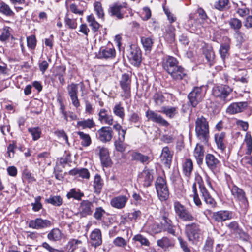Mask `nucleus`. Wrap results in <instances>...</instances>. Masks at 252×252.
<instances>
[{"mask_svg": "<svg viewBox=\"0 0 252 252\" xmlns=\"http://www.w3.org/2000/svg\"><path fill=\"white\" fill-rule=\"evenodd\" d=\"M178 64L177 59L173 57H168L163 63L164 70L176 81L183 80L187 75L186 70Z\"/></svg>", "mask_w": 252, "mask_h": 252, "instance_id": "nucleus-1", "label": "nucleus"}, {"mask_svg": "<svg viewBox=\"0 0 252 252\" xmlns=\"http://www.w3.org/2000/svg\"><path fill=\"white\" fill-rule=\"evenodd\" d=\"M195 134L199 140L207 145L210 139L209 126L207 119L201 116L195 121Z\"/></svg>", "mask_w": 252, "mask_h": 252, "instance_id": "nucleus-2", "label": "nucleus"}, {"mask_svg": "<svg viewBox=\"0 0 252 252\" xmlns=\"http://www.w3.org/2000/svg\"><path fill=\"white\" fill-rule=\"evenodd\" d=\"M229 188L234 199L239 206V211L245 214L249 207V202L245 191L234 184L229 185Z\"/></svg>", "mask_w": 252, "mask_h": 252, "instance_id": "nucleus-3", "label": "nucleus"}, {"mask_svg": "<svg viewBox=\"0 0 252 252\" xmlns=\"http://www.w3.org/2000/svg\"><path fill=\"white\" fill-rule=\"evenodd\" d=\"M173 208L176 217L181 221L184 222L192 221L195 219L193 214L179 201L174 202Z\"/></svg>", "mask_w": 252, "mask_h": 252, "instance_id": "nucleus-4", "label": "nucleus"}, {"mask_svg": "<svg viewBox=\"0 0 252 252\" xmlns=\"http://www.w3.org/2000/svg\"><path fill=\"white\" fill-rule=\"evenodd\" d=\"M233 88L227 85H219L215 86L212 89V94L216 98L220 99L225 103L230 101L232 97H228L232 93Z\"/></svg>", "mask_w": 252, "mask_h": 252, "instance_id": "nucleus-5", "label": "nucleus"}, {"mask_svg": "<svg viewBox=\"0 0 252 252\" xmlns=\"http://www.w3.org/2000/svg\"><path fill=\"white\" fill-rule=\"evenodd\" d=\"M185 232L188 240L192 243L198 242L202 235L200 226L196 222L186 225Z\"/></svg>", "mask_w": 252, "mask_h": 252, "instance_id": "nucleus-6", "label": "nucleus"}, {"mask_svg": "<svg viewBox=\"0 0 252 252\" xmlns=\"http://www.w3.org/2000/svg\"><path fill=\"white\" fill-rule=\"evenodd\" d=\"M195 180V182L194 183H196V184L199 185L201 196L203 198L205 203L211 207H215L216 202L204 186L201 176L199 174L196 175Z\"/></svg>", "mask_w": 252, "mask_h": 252, "instance_id": "nucleus-7", "label": "nucleus"}, {"mask_svg": "<svg viewBox=\"0 0 252 252\" xmlns=\"http://www.w3.org/2000/svg\"><path fill=\"white\" fill-rule=\"evenodd\" d=\"M127 8V3L116 2L110 6L108 12L111 16L115 17L118 19H122L124 17Z\"/></svg>", "mask_w": 252, "mask_h": 252, "instance_id": "nucleus-8", "label": "nucleus"}, {"mask_svg": "<svg viewBox=\"0 0 252 252\" xmlns=\"http://www.w3.org/2000/svg\"><path fill=\"white\" fill-rule=\"evenodd\" d=\"M204 96L202 87H195L188 94V98L192 107H195L202 101Z\"/></svg>", "mask_w": 252, "mask_h": 252, "instance_id": "nucleus-9", "label": "nucleus"}, {"mask_svg": "<svg viewBox=\"0 0 252 252\" xmlns=\"http://www.w3.org/2000/svg\"><path fill=\"white\" fill-rule=\"evenodd\" d=\"M96 56L97 58L101 59H114L116 56V51L113 45L109 44L107 46L101 47L96 54Z\"/></svg>", "mask_w": 252, "mask_h": 252, "instance_id": "nucleus-10", "label": "nucleus"}, {"mask_svg": "<svg viewBox=\"0 0 252 252\" xmlns=\"http://www.w3.org/2000/svg\"><path fill=\"white\" fill-rule=\"evenodd\" d=\"M94 203L88 200L81 201L78 208V214L81 217L91 215L94 210Z\"/></svg>", "mask_w": 252, "mask_h": 252, "instance_id": "nucleus-11", "label": "nucleus"}, {"mask_svg": "<svg viewBox=\"0 0 252 252\" xmlns=\"http://www.w3.org/2000/svg\"><path fill=\"white\" fill-rule=\"evenodd\" d=\"M127 57L131 64L138 67L141 62V52L140 48L136 46H130Z\"/></svg>", "mask_w": 252, "mask_h": 252, "instance_id": "nucleus-12", "label": "nucleus"}, {"mask_svg": "<svg viewBox=\"0 0 252 252\" xmlns=\"http://www.w3.org/2000/svg\"><path fill=\"white\" fill-rule=\"evenodd\" d=\"M153 170L146 168L139 174L138 180L145 187H150L153 181Z\"/></svg>", "mask_w": 252, "mask_h": 252, "instance_id": "nucleus-13", "label": "nucleus"}, {"mask_svg": "<svg viewBox=\"0 0 252 252\" xmlns=\"http://www.w3.org/2000/svg\"><path fill=\"white\" fill-rule=\"evenodd\" d=\"M145 116L149 121L158 124L162 126L167 127L170 124L164 119L161 115L154 111L148 110L145 113Z\"/></svg>", "mask_w": 252, "mask_h": 252, "instance_id": "nucleus-14", "label": "nucleus"}, {"mask_svg": "<svg viewBox=\"0 0 252 252\" xmlns=\"http://www.w3.org/2000/svg\"><path fill=\"white\" fill-rule=\"evenodd\" d=\"M230 232L240 238L246 240L248 238V234L240 227L236 221H233L226 225Z\"/></svg>", "mask_w": 252, "mask_h": 252, "instance_id": "nucleus-15", "label": "nucleus"}, {"mask_svg": "<svg viewBox=\"0 0 252 252\" xmlns=\"http://www.w3.org/2000/svg\"><path fill=\"white\" fill-rule=\"evenodd\" d=\"M67 90L73 105L76 108H78L80 106V102L77 96L78 92V85L71 83L67 86Z\"/></svg>", "mask_w": 252, "mask_h": 252, "instance_id": "nucleus-16", "label": "nucleus"}, {"mask_svg": "<svg viewBox=\"0 0 252 252\" xmlns=\"http://www.w3.org/2000/svg\"><path fill=\"white\" fill-rule=\"evenodd\" d=\"M248 106L246 102H238L231 103L226 110V112L230 115H234L244 111Z\"/></svg>", "mask_w": 252, "mask_h": 252, "instance_id": "nucleus-17", "label": "nucleus"}, {"mask_svg": "<svg viewBox=\"0 0 252 252\" xmlns=\"http://www.w3.org/2000/svg\"><path fill=\"white\" fill-rule=\"evenodd\" d=\"M51 224V221L49 220L36 218L35 220H31L29 222L28 226L33 229H40L49 227Z\"/></svg>", "mask_w": 252, "mask_h": 252, "instance_id": "nucleus-18", "label": "nucleus"}, {"mask_svg": "<svg viewBox=\"0 0 252 252\" xmlns=\"http://www.w3.org/2000/svg\"><path fill=\"white\" fill-rule=\"evenodd\" d=\"M205 160L208 168L213 172L219 168L220 165L219 159L211 154L206 155Z\"/></svg>", "mask_w": 252, "mask_h": 252, "instance_id": "nucleus-19", "label": "nucleus"}, {"mask_svg": "<svg viewBox=\"0 0 252 252\" xmlns=\"http://www.w3.org/2000/svg\"><path fill=\"white\" fill-rule=\"evenodd\" d=\"M96 150L99 151V155L102 164L105 167L109 166L111 163V160L109 156L108 150L105 147L98 146Z\"/></svg>", "mask_w": 252, "mask_h": 252, "instance_id": "nucleus-20", "label": "nucleus"}, {"mask_svg": "<svg viewBox=\"0 0 252 252\" xmlns=\"http://www.w3.org/2000/svg\"><path fill=\"white\" fill-rule=\"evenodd\" d=\"M120 85L126 94H128L130 92L131 79L130 76L126 73L122 74L119 81Z\"/></svg>", "mask_w": 252, "mask_h": 252, "instance_id": "nucleus-21", "label": "nucleus"}, {"mask_svg": "<svg viewBox=\"0 0 252 252\" xmlns=\"http://www.w3.org/2000/svg\"><path fill=\"white\" fill-rule=\"evenodd\" d=\"M169 214L167 212H165L162 216V219L164 221L163 225L165 231L174 236L175 235V226L173 223L172 221L169 218Z\"/></svg>", "mask_w": 252, "mask_h": 252, "instance_id": "nucleus-22", "label": "nucleus"}, {"mask_svg": "<svg viewBox=\"0 0 252 252\" xmlns=\"http://www.w3.org/2000/svg\"><path fill=\"white\" fill-rule=\"evenodd\" d=\"M98 120L102 124L112 125L113 123V118L108 110L102 108L98 113Z\"/></svg>", "mask_w": 252, "mask_h": 252, "instance_id": "nucleus-23", "label": "nucleus"}, {"mask_svg": "<svg viewBox=\"0 0 252 252\" xmlns=\"http://www.w3.org/2000/svg\"><path fill=\"white\" fill-rule=\"evenodd\" d=\"M102 234L101 230L99 229H95L90 234V243L91 245L96 248L102 244Z\"/></svg>", "mask_w": 252, "mask_h": 252, "instance_id": "nucleus-24", "label": "nucleus"}, {"mask_svg": "<svg viewBox=\"0 0 252 252\" xmlns=\"http://www.w3.org/2000/svg\"><path fill=\"white\" fill-rule=\"evenodd\" d=\"M173 153L170 151L168 147H165L162 149L161 154V160L162 163L166 167L169 168L172 162Z\"/></svg>", "mask_w": 252, "mask_h": 252, "instance_id": "nucleus-25", "label": "nucleus"}, {"mask_svg": "<svg viewBox=\"0 0 252 252\" xmlns=\"http://www.w3.org/2000/svg\"><path fill=\"white\" fill-rule=\"evenodd\" d=\"M112 130L109 127H102L98 130L99 139L103 142L110 141L112 138Z\"/></svg>", "mask_w": 252, "mask_h": 252, "instance_id": "nucleus-26", "label": "nucleus"}, {"mask_svg": "<svg viewBox=\"0 0 252 252\" xmlns=\"http://www.w3.org/2000/svg\"><path fill=\"white\" fill-rule=\"evenodd\" d=\"M175 244V240L167 237H163L161 239L157 241V245L158 247L163 249L164 251L172 249Z\"/></svg>", "mask_w": 252, "mask_h": 252, "instance_id": "nucleus-27", "label": "nucleus"}, {"mask_svg": "<svg viewBox=\"0 0 252 252\" xmlns=\"http://www.w3.org/2000/svg\"><path fill=\"white\" fill-rule=\"evenodd\" d=\"M128 198L125 195H119L113 197L111 201V205L115 208L121 209L124 208L127 202Z\"/></svg>", "mask_w": 252, "mask_h": 252, "instance_id": "nucleus-28", "label": "nucleus"}, {"mask_svg": "<svg viewBox=\"0 0 252 252\" xmlns=\"http://www.w3.org/2000/svg\"><path fill=\"white\" fill-rule=\"evenodd\" d=\"M232 218V212L228 211H220L214 212L212 218L217 222L224 221Z\"/></svg>", "mask_w": 252, "mask_h": 252, "instance_id": "nucleus-29", "label": "nucleus"}, {"mask_svg": "<svg viewBox=\"0 0 252 252\" xmlns=\"http://www.w3.org/2000/svg\"><path fill=\"white\" fill-rule=\"evenodd\" d=\"M204 153L205 150L203 146L200 144H197L193 151V156L198 165H201L203 163Z\"/></svg>", "mask_w": 252, "mask_h": 252, "instance_id": "nucleus-30", "label": "nucleus"}, {"mask_svg": "<svg viewBox=\"0 0 252 252\" xmlns=\"http://www.w3.org/2000/svg\"><path fill=\"white\" fill-rule=\"evenodd\" d=\"M182 171L184 175L187 178H189L193 170V162L191 159L186 158L182 164Z\"/></svg>", "mask_w": 252, "mask_h": 252, "instance_id": "nucleus-31", "label": "nucleus"}, {"mask_svg": "<svg viewBox=\"0 0 252 252\" xmlns=\"http://www.w3.org/2000/svg\"><path fill=\"white\" fill-rule=\"evenodd\" d=\"M159 112L170 119L174 118L178 113V108L173 106H163L161 108V110Z\"/></svg>", "mask_w": 252, "mask_h": 252, "instance_id": "nucleus-32", "label": "nucleus"}, {"mask_svg": "<svg viewBox=\"0 0 252 252\" xmlns=\"http://www.w3.org/2000/svg\"><path fill=\"white\" fill-rule=\"evenodd\" d=\"M63 234L58 228H54L47 235L48 239L52 242H57L61 240L63 238Z\"/></svg>", "mask_w": 252, "mask_h": 252, "instance_id": "nucleus-33", "label": "nucleus"}, {"mask_svg": "<svg viewBox=\"0 0 252 252\" xmlns=\"http://www.w3.org/2000/svg\"><path fill=\"white\" fill-rule=\"evenodd\" d=\"M69 174L73 176H78L86 179H88L90 178V173L86 168H75L69 171Z\"/></svg>", "mask_w": 252, "mask_h": 252, "instance_id": "nucleus-34", "label": "nucleus"}, {"mask_svg": "<svg viewBox=\"0 0 252 252\" xmlns=\"http://www.w3.org/2000/svg\"><path fill=\"white\" fill-rule=\"evenodd\" d=\"M82 244V241L76 239H70L66 245L65 248L67 252H74Z\"/></svg>", "mask_w": 252, "mask_h": 252, "instance_id": "nucleus-35", "label": "nucleus"}, {"mask_svg": "<svg viewBox=\"0 0 252 252\" xmlns=\"http://www.w3.org/2000/svg\"><path fill=\"white\" fill-rule=\"evenodd\" d=\"M77 126L83 129H91L95 126V124L92 118L87 119L78 121Z\"/></svg>", "mask_w": 252, "mask_h": 252, "instance_id": "nucleus-36", "label": "nucleus"}, {"mask_svg": "<svg viewBox=\"0 0 252 252\" xmlns=\"http://www.w3.org/2000/svg\"><path fill=\"white\" fill-rule=\"evenodd\" d=\"M225 137V134L224 132L216 134L215 135V140L218 149L222 151L226 148V146L224 143V140Z\"/></svg>", "mask_w": 252, "mask_h": 252, "instance_id": "nucleus-37", "label": "nucleus"}, {"mask_svg": "<svg viewBox=\"0 0 252 252\" xmlns=\"http://www.w3.org/2000/svg\"><path fill=\"white\" fill-rule=\"evenodd\" d=\"M103 185V180L101 179V176L98 174L95 175L94 177L93 183L94 192L97 194H99L101 191Z\"/></svg>", "mask_w": 252, "mask_h": 252, "instance_id": "nucleus-38", "label": "nucleus"}, {"mask_svg": "<svg viewBox=\"0 0 252 252\" xmlns=\"http://www.w3.org/2000/svg\"><path fill=\"white\" fill-rule=\"evenodd\" d=\"M64 23L65 26L70 29H75L77 27L76 19L71 17L68 11L64 18Z\"/></svg>", "mask_w": 252, "mask_h": 252, "instance_id": "nucleus-39", "label": "nucleus"}, {"mask_svg": "<svg viewBox=\"0 0 252 252\" xmlns=\"http://www.w3.org/2000/svg\"><path fill=\"white\" fill-rule=\"evenodd\" d=\"M77 134L79 135L81 140V144L82 146L88 147L91 144L92 140L89 134L85 133L82 131H78L77 132Z\"/></svg>", "mask_w": 252, "mask_h": 252, "instance_id": "nucleus-40", "label": "nucleus"}, {"mask_svg": "<svg viewBox=\"0 0 252 252\" xmlns=\"http://www.w3.org/2000/svg\"><path fill=\"white\" fill-rule=\"evenodd\" d=\"M0 13L9 17H13L15 15L10 6L4 2H0Z\"/></svg>", "mask_w": 252, "mask_h": 252, "instance_id": "nucleus-41", "label": "nucleus"}, {"mask_svg": "<svg viewBox=\"0 0 252 252\" xmlns=\"http://www.w3.org/2000/svg\"><path fill=\"white\" fill-rule=\"evenodd\" d=\"M150 158L140 153L133 152L131 154V160L139 161L142 163H148Z\"/></svg>", "mask_w": 252, "mask_h": 252, "instance_id": "nucleus-42", "label": "nucleus"}, {"mask_svg": "<svg viewBox=\"0 0 252 252\" xmlns=\"http://www.w3.org/2000/svg\"><path fill=\"white\" fill-rule=\"evenodd\" d=\"M152 98L156 106L161 105L165 99L163 93L160 91H156L153 95Z\"/></svg>", "mask_w": 252, "mask_h": 252, "instance_id": "nucleus-43", "label": "nucleus"}, {"mask_svg": "<svg viewBox=\"0 0 252 252\" xmlns=\"http://www.w3.org/2000/svg\"><path fill=\"white\" fill-rule=\"evenodd\" d=\"M141 42L145 51L150 52L153 44V39L150 37H141Z\"/></svg>", "mask_w": 252, "mask_h": 252, "instance_id": "nucleus-44", "label": "nucleus"}, {"mask_svg": "<svg viewBox=\"0 0 252 252\" xmlns=\"http://www.w3.org/2000/svg\"><path fill=\"white\" fill-rule=\"evenodd\" d=\"M71 1V0H66L65 1V7L66 8L67 11H68L69 12L68 9H69L71 12L76 14L82 15L83 14V10L79 9L77 5L75 3L69 4Z\"/></svg>", "mask_w": 252, "mask_h": 252, "instance_id": "nucleus-45", "label": "nucleus"}, {"mask_svg": "<svg viewBox=\"0 0 252 252\" xmlns=\"http://www.w3.org/2000/svg\"><path fill=\"white\" fill-rule=\"evenodd\" d=\"M84 196V193L81 192L79 189L75 188L70 189L67 194V197L68 199L73 198L74 199L80 200L81 198Z\"/></svg>", "mask_w": 252, "mask_h": 252, "instance_id": "nucleus-46", "label": "nucleus"}, {"mask_svg": "<svg viewBox=\"0 0 252 252\" xmlns=\"http://www.w3.org/2000/svg\"><path fill=\"white\" fill-rule=\"evenodd\" d=\"M228 24L230 28L235 32H239L242 26L241 21L236 18H231L228 21Z\"/></svg>", "mask_w": 252, "mask_h": 252, "instance_id": "nucleus-47", "label": "nucleus"}, {"mask_svg": "<svg viewBox=\"0 0 252 252\" xmlns=\"http://www.w3.org/2000/svg\"><path fill=\"white\" fill-rule=\"evenodd\" d=\"M87 20L89 23V26L91 27L92 30L94 32H97L100 27V25L95 20L94 16L93 15H90L87 17Z\"/></svg>", "mask_w": 252, "mask_h": 252, "instance_id": "nucleus-48", "label": "nucleus"}, {"mask_svg": "<svg viewBox=\"0 0 252 252\" xmlns=\"http://www.w3.org/2000/svg\"><path fill=\"white\" fill-rule=\"evenodd\" d=\"M244 142L247 146L246 154L250 155L252 152V137L250 132H248L246 133Z\"/></svg>", "mask_w": 252, "mask_h": 252, "instance_id": "nucleus-49", "label": "nucleus"}, {"mask_svg": "<svg viewBox=\"0 0 252 252\" xmlns=\"http://www.w3.org/2000/svg\"><path fill=\"white\" fill-rule=\"evenodd\" d=\"M175 28L171 25H168L166 27V33L165 34V38L170 42L174 40L175 36Z\"/></svg>", "mask_w": 252, "mask_h": 252, "instance_id": "nucleus-50", "label": "nucleus"}, {"mask_svg": "<svg viewBox=\"0 0 252 252\" xmlns=\"http://www.w3.org/2000/svg\"><path fill=\"white\" fill-rule=\"evenodd\" d=\"M157 192L159 199L161 201L167 200L169 196V191L168 188H162L161 189L157 190Z\"/></svg>", "mask_w": 252, "mask_h": 252, "instance_id": "nucleus-51", "label": "nucleus"}, {"mask_svg": "<svg viewBox=\"0 0 252 252\" xmlns=\"http://www.w3.org/2000/svg\"><path fill=\"white\" fill-rule=\"evenodd\" d=\"M28 132L32 135V139L34 141L38 140L41 136V130L38 127H32L28 129Z\"/></svg>", "mask_w": 252, "mask_h": 252, "instance_id": "nucleus-52", "label": "nucleus"}, {"mask_svg": "<svg viewBox=\"0 0 252 252\" xmlns=\"http://www.w3.org/2000/svg\"><path fill=\"white\" fill-rule=\"evenodd\" d=\"M230 49L229 44L227 43L222 44L219 49V52L221 57L223 60H224L228 56V51Z\"/></svg>", "mask_w": 252, "mask_h": 252, "instance_id": "nucleus-53", "label": "nucleus"}, {"mask_svg": "<svg viewBox=\"0 0 252 252\" xmlns=\"http://www.w3.org/2000/svg\"><path fill=\"white\" fill-rule=\"evenodd\" d=\"M46 202L54 206H60L63 203V199L60 196H53L47 199Z\"/></svg>", "mask_w": 252, "mask_h": 252, "instance_id": "nucleus-54", "label": "nucleus"}, {"mask_svg": "<svg viewBox=\"0 0 252 252\" xmlns=\"http://www.w3.org/2000/svg\"><path fill=\"white\" fill-rule=\"evenodd\" d=\"M155 187L156 190L168 187L165 179L162 177H158L156 180Z\"/></svg>", "mask_w": 252, "mask_h": 252, "instance_id": "nucleus-55", "label": "nucleus"}, {"mask_svg": "<svg viewBox=\"0 0 252 252\" xmlns=\"http://www.w3.org/2000/svg\"><path fill=\"white\" fill-rule=\"evenodd\" d=\"M192 191L193 193V201L195 204L198 207H200L202 205V202L201 200L199 197V195L197 193V190L196 188V183H194L192 185Z\"/></svg>", "mask_w": 252, "mask_h": 252, "instance_id": "nucleus-56", "label": "nucleus"}, {"mask_svg": "<svg viewBox=\"0 0 252 252\" xmlns=\"http://www.w3.org/2000/svg\"><path fill=\"white\" fill-rule=\"evenodd\" d=\"M113 112L115 115L121 119H124L125 116L124 108L120 104H116L113 108Z\"/></svg>", "mask_w": 252, "mask_h": 252, "instance_id": "nucleus-57", "label": "nucleus"}, {"mask_svg": "<svg viewBox=\"0 0 252 252\" xmlns=\"http://www.w3.org/2000/svg\"><path fill=\"white\" fill-rule=\"evenodd\" d=\"M203 54L208 62H211L213 61L215 54L211 47L204 49Z\"/></svg>", "mask_w": 252, "mask_h": 252, "instance_id": "nucleus-58", "label": "nucleus"}, {"mask_svg": "<svg viewBox=\"0 0 252 252\" xmlns=\"http://www.w3.org/2000/svg\"><path fill=\"white\" fill-rule=\"evenodd\" d=\"M10 28L9 27H5L1 30V33L0 35V41H5L9 38L10 35Z\"/></svg>", "mask_w": 252, "mask_h": 252, "instance_id": "nucleus-59", "label": "nucleus"}, {"mask_svg": "<svg viewBox=\"0 0 252 252\" xmlns=\"http://www.w3.org/2000/svg\"><path fill=\"white\" fill-rule=\"evenodd\" d=\"M23 180L27 181L29 183H32L36 181L35 178L32 175L31 173L28 169H24L22 173Z\"/></svg>", "mask_w": 252, "mask_h": 252, "instance_id": "nucleus-60", "label": "nucleus"}, {"mask_svg": "<svg viewBox=\"0 0 252 252\" xmlns=\"http://www.w3.org/2000/svg\"><path fill=\"white\" fill-rule=\"evenodd\" d=\"M133 240L135 241L140 242L142 245L149 246L150 245V242L148 240L141 234H137L135 235L133 237Z\"/></svg>", "mask_w": 252, "mask_h": 252, "instance_id": "nucleus-61", "label": "nucleus"}, {"mask_svg": "<svg viewBox=\"0 0 252 252\" xmlns=\"http://www.w3.org/2000/svg\"><path fill=\"white\" fill-rule=\"evenodd\" d=\"M94 9L99 18H103L104 12L100 2H96L94 4Z\"/></svg>", "mask_w": 252, "mask_h": 252, "instance_id": "nucleus-62", "label": "nucleus"}, {"mask_svg": "<svg viewBox=\"0 0 252 252\" xmlns=\"http://www.w3.org/2000/svg\"><path fill=\"white\" fill-rule=\"evenodd\" d=\"M105 213V211L101 207H96L94 213V217L97 220H101L102 216Z\"/></svg>", "mask_w": 252, "mask_h": 252, "instance_id": "nucleus-63", "label": "nucleus"}, {"mask_svg": "<svg viewBox=\"0 0 252 252\" xmlns=\"http://www.w3.org/2000/svg\"><path fill=\"white\" fill-rule=\"evenodd\" d=\"M27 46L31 49H34L36 46V39L34 35L27 37Z\"/></svg>", "mask_w": 252, "mask_h": 252, "instance_id": "nucleus-64", "label": "nucleus"}]
</instances>
